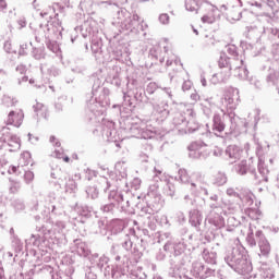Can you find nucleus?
I'll use <instances>...</instances> for the list:
<instances>
[{"label":"nucleus","mask_w":279,"mask_h":279,"mask_svg":"<svg viewBox=\"0 0 279 279\" xmlns=\"http://www.w3.org/2000/svg\"><path fill=\"white\" fill-rule=\"evenodd\" d=\"M219 19V9L213 4L207 5V13L203 15L202 22L211 25Z\"/></svg>","instance_id":"1"},{"label":"nucleus","mask_w":279,"mask_h":279,"mask_svg":"<svg viewBox=\"0 0 279 279\" xmlns=\"http://www.w3.org/2000/svg\"><path fill=\"white\" fill-rule=\"evenodd\" d=\"M25 114L20 111H11L7 119V125H14V128H21L23 125V119Z\"/></svg>","instance_id":"2"},{"label":"nucleus","mask_w":279,"mask_h":279,"mask_svg":"<svg viewBox=\"0 0 279 279\" xmlns=\"http://www.w3.org/2000/svg\"><path fill=\"white\" fill-rule=\"evenodd\" d=\"M204 5V0H185V8L189 12H198Z\"/></svg>","instance_id":"3"},{"label":"nucleus","mask_w":279,"mask_h":279,"mask_svg":"<svg viewBox=\"0 0 279 279\" xmlns=\"http://www.w3.org/2000/svg\"><path fill=\"white\" fill-rule=\"evenodd\" d=\"M218 66H219V69H228L229 68V72H228V74L225 75V80H227V77H230V72L232 71V63H230L229 57H220V59L218 61Z\"/></svg>","instance_id":"4"},{"label":"nucleus","mask_w":279,"mask_h":279,"mask_svg":"<svg viewBox=\"0 0 279 279\" xmlns=\"http://www.w3.org/2000/svg\"><path fill=\"white\" fill-rule=\"evenodd\" d=\"M227 53H229V56H232L235 62H239V52L236 51V46L234 45L228 46Z\"/></svg>","instance_id":"5"},{"label":"nucleus","mask_w":279,"mask_h":279,"mask_svg":"<svg viewBox=\"0 0 279 279\" xmlns=\"http://www.w3.org/2000/svg\"><path fill=\"white\" fill-rule=\"evenodd\" d=\"M214 130H216V132H223V130H226V124L221 122V119L216 118L214 120Z\"/></svg>","instance_id":"6"},{"label":"nucleus","mask_w":279,"mask_h":279,"mask_svg":"<svg viewBox=\"0 0 279 279\" xmlns=\"http://www.w3.org/2000/svg\"><path fill=\"white\" fill-rule=\"evenodd\" d=\"M234 92H227L225 95V100L227 101V105L230 106L232 108L233 104H234Z\"/></svg>","instance_id":"7"},{"label":"nucleus","mask_w":279,"mask_h":279,"mask_svg":"<svg viewBox=\"0 0 279 279\" xmlns=\"http://www.w3.org/2000/svg\"><path fill=\"white\" fill-rule=\"evenodd\" d=\"M239 173L240 175H245V173H247V161H242L239 165Z\"/></svg>","instance_id":"8"},{"label":"nucleus","mask_w":279,"mask_h":279,"mask_svg":"<svg viewBox=\"0 0 279 279\" xmlns=\"http://www.w3.org/2000/svg\"><path fill=\"white\" fill-rule=\"evenodd\" d=\"M159 21L162 23V25H167L169 23V15L167 13H162L159 16Z\"/></svg>","instance_id":"9"},{"label":"nucleus","mask_w":279,"mask_h":279,"mask_svg":"<svg viewBox=\"0 0 279 279\" xmlns=\"http://www.w3.org/2000/svg\"><path fill=\"white\" fill-rule=\"evenodd\" d=\"M50 143H53L54 147H60V141L56 136H50Z\"/></svg>","instance_id":"10"},{"label":"nucleus","mask_w":279,"mask_h":279,"mask_svg":"<svg viewBox=\"0 0 279 279\" xmlns=\"http://www.w3.org/2000/svg\"><path fill=\"white\" fill-rule=\"evenodd\" d=\"M8 171H9L10 174L19 173V167L11 166Z\"/></svg>","instance_id":"11"},{"label":"nucleus","mask_w":279,"mask_h":279,"mask_svg":"<svg viewBox=\"0 0 279 279\" xmlns=\"http://www.w3.org/2000/svg\"><path fill=\"white\" fill-rule=\"evenodd\" d=\"M8 8V2L5 0H0V12H3Z\"/></svg>","instance_id":"12"},{"label":"nucleus","mask_w":279,"mask_h":279,"mask_svg":"<svg viewBox=\"0 0 279 279\" xmlns=\"http://www.w3.org/2000/svg\"><path fill=\"white\" fill-rule=\"evenodd\" d=\"M9 191L12 195H14V193H19V186L14 184L10 187Z\"/></svg>","instance_id":"13"},{"label":"nucleus","mask_w":279,"mask_h":279,"mask_svg":"<svg viewBox=\"0 0 279 279\" xmlns=\"http://www.w3.org/2000/svg\"><path fill=\"white\" fill-rule=\"evenodd\" d=\"M58 158H63L64 162H71V159L66 156L65 157L58 156Z\"/></svg>","instance_id":"14"},{"label":"nucleus","mask_w":279,"mask_h":279,"mask_svg":"<svg viewBox=\"0 0 279 279\" xmlns=\"http://www.w3.org/2000/svg\"><path fill=\"white\" fill-rule=\"evenodd\" d=\"M243 66V60L240 61V64L235 65V69H241Z\"/></svg>","instance_id":"15"},{"label":"nucleus","mask_w":279,"mask_h":279,"mask_svg":"<svg viewBox=\"0 0 279 279\" xmlns=\"http://www.w3.org/2000/svg\"><path fill=\"white\" fill-rule=\"evenodd\" d=\"M209 40H210L211 44H214L215 43V37L214 36L209 37Z\"/></svg>","instance_id":"16"},{"label":"nucleus","mask_w":279,"mask_h":279,"mask_svg":"<svg viewBox=\"0 0 279 279\" xmlns=\"http://www.w3.org/2000/svg\"><path fill=\"white\" fill-rule=\"evenodd\" d=\"M26 175H29L31 178H34V174H32L31 172L26 173Z\"/></svg>","instance_id":"17"},{"label":"nucleus","mask_w":279,"mask_h":279,"mask_svg":"<svg viewBox=\"0 0 279 279\" xmlns=\"http://www.w3.org/2000/svg\"><path fill=\"white\" fill-rule=\"evenodd\" d=\"M205 44L208 45V40H205Z\"/></svg>","instance_id":"18"},{"label":"nucleus","mask_w":279,"mask_h":279,"mask_svg":"<svg viewBox=\"0 0 279 279\" xmlns=\"http://www.w3.org/2000/svg\"><path fill=\"white\" fill-rule=\"evenodd\" d=\"M205 38H208V35H205Z\"/></svg>","instance_id":"19"},{"label":"nucleus","mask_w":279,"mask_h":279,"mask_svg":"<svg viewBox=\"0 0 279 279\" xmlns=\"http://www.w3.org/2000/svg\"><path fill=\"white\" fill-rule=\"evenodd\" d=\"M194 33H195V34H197V32H196V31H194Z\"/></svg>","instance_id":"20"}]
</instances>
